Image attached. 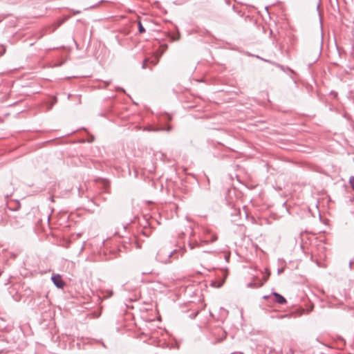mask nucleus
<instances>
[{
  "mask_svg": "<svg viewBox=\"0 0 354 354\" xmlns=\"http://www.w3.org/2000/svg\"><path fill=\"white\" fill-rule=\"evenodd\" d=\"M176 252V250L171 251L166 248H162L158 252L156 259L158 261L163 263H170V259Z\"/></svg>",
  "mask_w": 354,
  "mask_h": 354,
  "instance_id": "f257e3e1",
  "label": "nucleus"
},
{
  "mask_svg": "<svg viewBox=\"0 0 354 354\" xmlns=\"http://www.w3.org/2000/svg\"><path fill=\"white\" fill-rule=\"evenodd\" d=\"M51 279L55 286L58 288H63L65 286V282L63 281L59 274L52 276Z\"/></svg>",
  "mask_w": 354,
  "mask_h": 354,
  "instance_id": "f03ea898",
  "label": "nucleus"
},
{
  "mask_svg": "<svg viewBox=\"0 0 354 354\" xmlns=\"http://www.w3.org/2000/svg\"><path fill=\"white\" fill-rule=\"evenodd\" d=\"M263 285V282H262L261 280L257 278H254L252 281L247 284V287L251 288H257L261 287Z\"/></svg>",
  "mask_w": 354,
  "mask_h": 354,
  "instance_id": "7ed1b4c3",
  "label": "nucleus"
},
{
  "mask_svg": "<svg viewBox=\"0 0 354 354\" xmlns=\"http://www.w3.org/2000/svg\"><path fill=\"white\" fill-rule=\"evenodd\" d=\"M271 295H272L274 297L275 302L278 303L279 304H286L287 301H286V298L283 296H282L281 295H280L279 293L276 292H272L271 293Z\"/></svg>",
  "mask_w": 354,
  "mask_h": 354,
  "instance_id": "20e7f679",
  "label": "nucleus"
},
{
  "mask_svg": "<svg viewBox=\"0 0 354 354\" xmlns=\"http://www.w3.org/2000/svg\"><path fill=\"white\" fill-rule=\"evenodd\" d=\"M57 97H53L52 102L47 104V106H48L47 109H48V111L52 109L53 106L57 102Z\"/></svg>",
  "mask_w": 354,
  "mask_h": 354,
  "instance_id": "39448f33",
  "label": "nucleus"
},
{
  "mask_svg": "<svg viewBox=\"0 0 354 354\" xmlns=\"http://www.w3.org/2000/svg\"><path fill=\"white\" fill-rule=\"evenodd\" d=\"M102 185L105 191L107 190L108 187H109V182L106 180H102Z\"/></svg>",
  "mask_w": 354,
  "mask_h": 354,
  "instance_id": "423d86ee",
  "label": "nucleus"
},
{
  "mask_svg": "<svg viewBox=\"0 0 354 354\" xmlns=\"http://www.w3.org/2000/svg\"><path fill=\"white\" fill-rule=\"evenodd\" d=\"M138 25V32L140 33L145 32V29L144 26H142L141 21H139Z\"/></svg>",
  "mask_w": 354,
  "mask_h": 354,
  "instance_id": "0eeeda50",
  "label": "nucleus"
},
{
  "mask_svg": "<svg viewBox=\"0 0 354 354\" xmlns=\"http://www.w3.org/2000/svg\"><path fill=\"white\" fill-rule=\"evenodd\" d=\"M348 182H349V184H350L351 188L354 190V176H352L349 178Z\"/></svg>",
  "mask_w": 354,
  "mask_h": 354,
  "instance_id": "6e6552de",
  "label": "nucleus"
},
{
  "mask_svg": "<svg viewBox=\"0 0 354 354\" xmlns=\"http://www.w3.org/2000/svg\"><path fill=\"white\" fill-rule=\"evenodd\" d=\"M67 19V17L65 18V19H61V20H59L57 22V24H56V28L57 27H59L60 26H62L64 22Z\"/></svg>",
  "mask_w": 354,
  "mask_h": 354,
  "instance_id": "1a4fd4ad",
  "label": "nucleus"
},
{
  "mask_svg": "<svg viewBox=\"0 0 354 354\" xmlns=\"http://www.w3.org/2000/svg\"><path fill=\"white\" fill-rule=\"evenodd\" d=\"M153 272V270L152 269H150V270H147L146 271H144L142 272V274H152Z\"/></svg>",
  "mask_w": 354,
  "mask_h": 354,
  "instance_id": "9d476101",
  "label": "nucleus"
},
{
  "mask_svg": "<svg viewBox=\"0 0 354 354\" xmlns=\"http://www.w3.org/2000/svg\"><path fill=\"white\" fill-rule=\"evenodd\" d=\"M288 316V315H277L276 317L278 319H283L284 317H287ZM272 317L274 318V317L272 316Z\"/></svg>",
  "mask_w": 354,
  "mask_h": 354,
  "instance_id": "9b49d317",
  "label": "nucleus"
},
{
  "mask_svg": "<svg viewBox=\"0 0 354 354\" xmlns=\"http://www.w3.org/2000/svg\"><path fill=\"white\" fill-rule=\"evenodd\" d=\"M94 141V136H91L90 138L88 139V142H93Z\"/></svg>",
  "mask_w": 354,
  "mask_h": 354,
  "instance_id": "f8f14e48",
  "label": "nucleus"
},
{
  "mask_svg": "<svg viewBox=\"0 0 354 354\" xmlns=\"http://www.w3.org/2000/svg\"><path fill=\"white\" fill-rule=\"evenodd\" d=\"M116 90H117V91H120L123 92V93H124V92H125L124 89V88H121V87H117V88H116Z\"/></svg>",
  "mask_w": 354,
  "mask_h": 354,
  "instance_id": "ddd939ff",
  "label": "nucleus"
},
{
  "mask_svg": "<svg viewBox=\"0 0 354 354\" xmlns=\"http://www.w3.org/2000/svg\"><path fill=\"white\" fill-rule=\"evenodd\" d=\"M269 275H270V274H268L266 276L263 277V283L268 280Z\"/></svg>",
  "mask_w": 354,
  "mask_h": 354,
  "instance_id": "4468645a",
  "label": "nucleus"
},
{
  "mask_svg": "<svg viewBox=\"0 0 354 354\" xmlns=\"http://www.w3.org/2000/svg\"><path fill=\"white\" fill-rule=\"evenodd\" d=\"M272 295H264V296L263 297V299H270V298L271 297V296H272Z\"/></svg>",
  "mask_w": 354,
  "mask_h": 354,
  "instance_id": "2eb2a0df",
  "label": "nucleus"
},
{
  "mask_svg": "<svg viewBox=\"0 0 354 354\" xmlns=\"http://www.w3.org/2000/svg\"><path fill=\"white\" fill-rule=\"evenodd\" d=\"M80 12H81L80 10H73V13L74 15L80 14Z\"/></svg>",
  "mask_w": 354,
  "mask_h": 354,
  "instance_id": "dca6fc26",
  "label": "nucleus"
},
{
  "mask_svg": "<svg viewBox=\"0 0 354 354\" xmlns=\"http://www.w3.org/2000/svg\"><path fill=\"white\" fill-rule=\"evenodd\" d=\"M172 127L171 126L168 127L167 129H165V130L167 131H170L171 130Z\"/></svg>",
  "mask_w": 354,
  "mask_h": 354,
  "instance_id": "f3484780",
  "label": "nucleus"
},
{
  "mask_svg": "<svg viewBox=\"0 0 354 354\" xmlns=\"http://www.w3.org/2000/svg\"><path fill=\"white\" fill-rule=\"evenodd\" d=\"M189 245L191 249H193L194 248V245L191 243H189Z\"/></svg>",
  "mask_w": 354,
  "mask_h": 354,
  "instance_id": "a211bd4d",
  "label": "nucleus"
},
{
  "mask_svg": "<svg viewBox=\"0 0 354 354\" xmlns=\"http://www.w3.org/2000/svg\"><path fill=\"white\" fill-rule=\"evenodd\" d=\"M217 239V237L216 236H214V237L212 238V241H214Z\"/></svg>",
  "mask_w": 354,
  "mask_h": 354,
  "instance_id": "6ab92c4d",
  "label": "nucleus"
},
{
  "mask_svg": "<svg viewBox=\"0 0 354 354\" xmlns=\"http://www.w3.org/2000/svg\"><path fill=\"white\" fill-rule=\"evenodd\" d=\"M231 354H243V353L239 352V353H232Z\"/></svg>",
  "mask_w": 354,
  "mask_h": 354,
  "instance_id": "aec40b11",
  "label": "nucleus"
},
{
  "mask_svg": "<svg viewBox=\"0 0 354 354\" xmlns=\"http://www.w3.org/2000/svg\"><path fill=\"white\" fill-rule=\"evenodd\" d=\"M142 67H143V68H145V67H146V62H145L143 63Z\"/></svg>",
  "mask_w": 354,
  "mask_h": 354,
  "instance_id": "412c9836",
  "label": "nucleus"
},
{
  "mask_svg": "<svg viewBox=\"0 0 354 354\" xmlns=\"http://www.w3.org/2000/svg\"><path fill=\"white\" fill-rule=\"evenodd\" d=\"M282 272V269H279L278 270V273H281Z\"/></svg>",
  "mask_w": 354,
  "mask_h": 354,
  "instance_id": "4be33fe9",
  "label": "nucleus"
},
{
  "mask_svg": "<svg viewBox=\"0 0 354 354\" xmlns=\"http://www.w3.org/2000/svg\"><path fill=\"white\" fill-rule=\"evenodd\" d=\"M179 38H180V37H179V36H178V37H177V38H175V39L174 38L173 39H174V40H178V39H179Z\"/></svg>",
  "mask_w": 354,
  "mask_h": 354,
  "instance_id": "5701e85b",
  "label": "nucleus"
},
{
  "mask_svg": "<svg viewBox=\"0 0 354 354\" xmlns=\"http://www.w3.org/2000/svg\"><path fill=\"white\" fill-rule=\"evenodd\" d=\"M95 7H96L95 5V6H91V8H95Z\"/></svg>",
  "mask_w": 354,
  "mask_h": 354,
  "instance_id": "b1692460",
  "label": "nucleus"
}]
</instances>
